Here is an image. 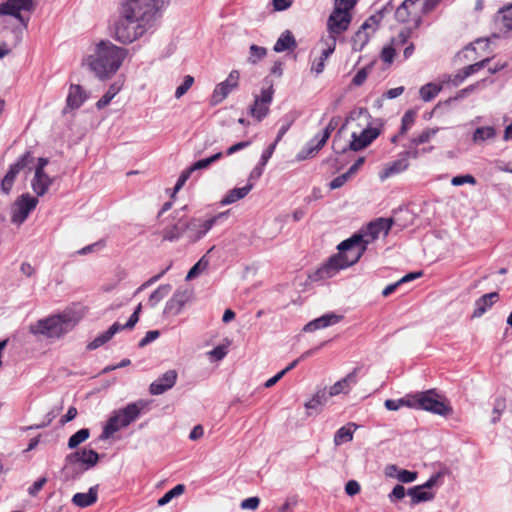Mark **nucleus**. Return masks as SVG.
I'll return each instance as SVG.
<instances>
[{"label": "nucleus", "mask_w": 512, "mask_h": 512, "mask_svg": "<svg viewBox=\"0 0 512 512\" xmlns=\"http://www.w3.org/2000/svg\"><path fill=\"white\" fill-rule=\"evenodd\" d=\"M476 182L477 181H476L475 177L471 174L457 175V176H454L451 180V184L453 186H461L466 183L475 185Z\"/></svg>", "instance_id": "4d7b16f0"}, {"label": "nucleus", "mask_w": 512, "mask_h": 512, "mask_svg": "<svg viewBox=\"0 0 512 512\" xmlns=\"http://www.w3.org/2000/svg\"><path fill=\"white\" fill-rule=\"evenodd\" d=\"M273 85L263 88L260 95H255L253 104L249 108V114L258 122H261L270 112V104L273 101Z\"/></svg>", "instance_id": "ddd939ff"}, {"label": "nucleus", "mask_w": 512, "mask_h": 512, "mask_svg": "<svg viewBox=\"0 0 512 512\" xmlns=\"http://www.w3.org/2000/svg\"><path fill=\"white\" fill-rule=\"evenodd\" d=\"M499 21L506 31H512V5L498 11Z\"/></svg>", "instance_id": "c03bdc74"}, {"label": "nucleus", "mask_w": 512, "mask_h": 512, "mask_svg": "<svg viewBox=\"0 0 512 512\" xmlns=\"http://www.w3.org/2000/svg\"><path fill=\"white\" fill-rule=\"evenodd\" d=\"M490 62V59L489 58H486V59H483L481 61H478L474 64H471V65H468L466 67H464V70H465V74L467 75V77L479 72L481 69H483L484 67H486V65Z\"/></svg>", "instance_id": "bf43d9fd"}, {"label": "nucleus", "mask_w": 512, "mask_h": 512, "mask_svg": "<svg viewBox=\"0 0 512 512\" xmlns=\"http://www.w3.org/2000/svg\"><path fill=\"white\" fill-rule=\"evenodd\" d=\"M341 118L340 116H334L330 119L327 126L324 128L322 133H319L321 135L318 148H323L327 142V140L330 138L331 133L337 128Z\"/></svg>", "instance_id": "4c0bfd02"}, {"label": "nucleus", "mask_w": 512, "mask_h": 512, "mask_svg": "<svg viewBox=\"0 0 512 512\" xmlns=\"http://www.w3.org/2000/svg\"><path fill=\"white\" fill-rule=\"evenodd\" d=\"M187 209V205L179 210H175L172 216L173 223L168 224L162 230V237L164 241L175 242L185 235L187 230L186 216L181 212Z\"/></svg>", "instance_id": "2eb2a0df"}, {"label": "nucleus", "mask_w": 512, "mask_h": 512, "mask_svg": "<svg viewBox=\"0 0 512 512\" xmlns=\"http://www.w3.org/2000/svg\"><path fill=\"white\" fill-rule=\"evenodd\" d=\"M37 204V197L29 193L21 194L11 206V222L18 226L23 224Z\"/></svg>", "instance_id": "f8f14e48"}, {"label": "nucleus", "mask_w": 512, "mask_h": 512, "mask_svg": "<svg viewBox=\"0 0 512 512\" xmlns=\"http://www.w3.org/2000/svg\"><path fill=\"white\" fill-rule=\"evenodd\" d=\"M177 372L176 370H168L163 375L158 377L154 382H152L149 386V393L151 395H161L167 390L171 389L177 380Z\"/></svg>", "instance_id": "6ab92c4d"}, {"label": "nucleus", "mask_w": 512, "mask_h": 512, "mask_svg": "<svg viewBox=\"0 0 512 512\" xmlns=\"http://www.w3.org/2000/svg\"><path fill=\"white\" fill-rule=\"evenodd\" d=\"M33 161V155L30 150L21 155L17 161L9 166V169L1 181V191L9 194L12 190L14 181L21 170L26 168Z\"/></svg>", "instance_id": "4468645a"}, {"label": "nucleus", "mask_w": 512, "mask_h": 512, "mask_svg": "<svg viewBox=\"0 0 512 512\" xmlns=\"http://www.w3.org/2000/svg\"><path fill=\"white\" fill-rule=\"evenodd\" d=\"M445 77L446 80H444V82H450L453 86L457 87L467 78V75L465 74L464 68H462L453 76L445 75Z\"/></svg>", "instance_id": "052dcab7"}, {"label": "nucleus", "mask_w": 512, "mask_h": 512, "mask_svg": "<svg viewBox=\"0 0 512 512\" xmlns=\"http://www.w3.org/2000/svg\"><path fill=\"white\" fill-rule=\"evenodd\" d=\"M193 171L190 170V167L183 170L174 186V193L178 192L186 183V181L190 178Z\"/></svg>", "instance_id": "e2e57ef3"}, {"label": "nucleus", "mask_w": 512, "mask_h": 512, "mask_svg": "<svg viewBox=\"0 0 512 512\" xmlns=\"http://www.w3.org/2000/svg\"><path fill=\"white\" fill-rule=\"evenodd\" d=\"M407 495L411 497V504L416 505L421 502L430 501L434 498V493L424 490L420 485L407 490Z\"/></svg>", "instance_id": "c756f323"}, {"label": "nucleus", "mask_w": 512, "mask_h": 512, "mask_svg": "<svg viewBox=\"0 0 512 512\" xmlns=\"http://www.w3.org/2000/svg\"><path fill=\"white\" fill-rule=\"evenodd\" d=\"M368 241H363L360 234H353L342 241L338 246V254L331 256L321 267L309 277L312 281H319L335 276L340 270L357 263L367 249Z\"/></svg>", "instance_id": "f257e3e1"}, {"label": "nucleus", "mask_w": 512, "mask_h": 512, "mask_svg": "<svg viewBox=\"0 0 512 512\" xmlns=\"http://www.w3.org/2000/svg\"><path fill=\"white\" fill-rule=\"evenodd\" d=\"M185 491V485L184 484H177L172 489L167 491L161 498L158 500V506H164L168 504L173 498L180 496Z\"/></svg>", "instance_id": "a19ab883"}, {"label": "nucleus", "mask_w": 512, "mask_h": 512, "mask_svg": "<svg viewBox=\"0 0 512 512\" xmlns=\"http://www.w3.org/2000/svg\"><path fill=\"white\" fill-rule=\"evenodd\" d=\"M208 260L203 256L196 264H194L186 275V280H192L196 278L203 270L208 267Z\"/></svg>", "instance_id": "de8ad7c7"}, {"label": "nucleus", "mask_w": 512, "mask_h": 512, "mask_svg": "<svg viewBox=\"0 0 512 512\" xmlns=\"http://www.w3.org/2000/svg\"><path fill=\"white\" fill-rule=\"evenodd\" d=\"M410 12L408 9V4L404 1L395 11V18L400 23H406L409 21Z\"/></svg>", "instance_id": "5fc2aeb1"}, {"label": "nucleus", "mask_w": 512, "mask_h": 512, "mask_svg": "<svg viewBox=\"0 0 512 512\" xmlns=\"http://www.w3.org/2000/svg\"><path fill=\"white\" fill-rule=\"evenodd\" d=\"M345 127V124L341 127V129L337 132L333 139L332 148L335 153H345L348 150L352 151H360L367 146H369L380 134V130L378 128L368 127L364 129L360 135H357L355 132L352 133V141L348 146L338 147V137L341 130Z\"/></svg>", "instance_id": "9d476101"}, {"label": "nucleus", "mask_w": 512, "mask_h": 512, "mask_svg": "<svg viewBox=\"0 0 512 512\" xmlns=\"http://www.w3.org/2000/svg\"><path fill=\"white\" fill-rule=\"evenodd\" d=\"M105 245H106V243L104 240H99L95 243H92L90 245L83 247L82 249H80L78 251V254L87 255L89 253L96 252V251L103 249L105 247Z\"/></svg>", "instance_id": "680f3d73"}, {"label": "nucleus", "mask_w": 512, "mask_h": 512, "mask_svg": "<svg viewBox=\"0 0 512 512\" xmlns=\"http://www.w3.org/2000/svg\"><path fill=\"white\" fill-rule=\"evenodd\" d=\"M442 90V85L435 83H427L420 88L419 94L423 101L429 102L433 100Z\"/></svg>", "instance_id": "c9c22d12"}, {"label": "nucleus", "mask_w": 512, "mask_h": 512, "mask_svg": "<svg viewBox=\"0 0 512 512\" xmlns=\"http://www.w3.org/2000/svg\"><path fill=\"white\" fill-rule=\"evenodd\" d=\"M249 53L248 61L255 64L266 56L267 50L264 47L253 44L250 46Z\"/></svg>", "instance_id": "8fccbe9b"}, {"label": "nucleus", "mask_w": 512, "mask_h": 512, "mask_svg": "<svg viewBox=\"0 0 512 512\" xmlns=\"http://www.w3.org/2000/svg\"><path fill=\"white\" fill-rule=\"evenodd\" d=\"M329 394L325 389L318 390L313 397L305 403V408L307 410H315L318 411L320 407H322L329 399Z\"/></svg>", "instance_id": "2f4dec72"}, {"label": "nucleus", "mask_w": 512, "mask_h": 512, "mask_svg": "<svg viewBox=\"0 0 512 512\" xmlns=\"http://www.w3.org/2000/svg\"><path fill=\"white\" fill-rule=\"evenodd\" d=\"M342 318V315H337L335 313H327L307 323L304 326L303 330L305 332H314L318 329L326 328L331 325L337 324L338 322H340Z\"/></svg>", "instance_id": "412c9836"}, {"label": "nucleus", "mask_w": 512, "mask_h": 512, "mask_svg": "<svg viewBox=\"0 0 512 512\" xmlns=\"http://www.w3.org/2000/svg\"><path fill=\"white\" fill-rule=\"evenodd\" d=\"M409 167V161L400 153L399 159L393 161L384 171L383 177H389L394 174L401 173Z\"/></svg>", "instance_id": "72a5a7b5"}, {"label": "nucleus", "mask_w": 512, "mask_h": 512, "mask_svg": "<svg viewBox=\"0 0 512 512\" xmlns=\"http://www.w3.org/2000/svg\"><path fill=\"white\" fill-rule=\"evenodd\" d=\"M259 504H260V498L257 496H254V497H249V498L244 499L241 502L240 507L242 509L256 510L259 507Z\"/></svg>", "instance_id": "338daca9"}, {"label": "nucleus", "mask_w": 512, "mask_h": 512, "mask_svg": "<svg viewBox=\"0 0 512 512\" xmlns=\"http://www.w3.org/2000/svg\"><path fill=\"white\" fill-rule=\"evenodd\" d=\"M297 46L294 35L290 30L284 31L276 41L273 50L277 53L292 50Z\"/></svg>", "instance_id": "bb28decb"}, {"label": "nucleus", "mask_w": 512, "mask_h": 512, "mask_svg": "<svg viewBox=\"0 0 512 512\" xmlns=\"http://www.w3.org/2000/svg\"><path fill=\"white\" fill-rule=\"evenodd\" d=\"M394 224L393 218H377L371 222H369L363 230L364 234H362L363 241H368V244L374 240H376L380 234L387 236ZM361 235V233H359Z\"/></svg>", "instance_id": "dca6fc26"}, {"label": "nucleus", "mask_w": 512, "mask_h": 512, "mask_svg": "<svg viewBox=\"0 0 512 512\" xmlns=\"http://www.w3.org/2000/svg\"><path fill=\"white\" fill-rule=\"evenodd\" d=\"M90 436V430L88 428H82L76 433L70 436L68 439V447L70 449L77 448L81 443L86 441Z\"/></svg>", "instance_id": "ea45409f"}, {"label": "nucleus", "mask_w": 512, "mask_h": 512, "mask_svg": "<svg viewBox=\"0 0 512 512\" xmlns=\"http://www.w3.org/2000/svg\"><path fill=\"white\" fill-rule=\"evenodd\" d=\"M407 494V491L405 487L401 484H397L392 491L389 493L388 498L390 502L396 503L399 500H402L405 495Z\"/></svg>", "instance_id": "6e6d98bb"}, {"label": "nucleus", "mask_w": 512, "mask_h": 512, "mask_svg": "<svg viewBox=\"0 0 512 512\" xmlns=\"http://www.w3.org/2000/svg\"><path fill=\"white\" fill-rule=\"evenodd\" d=\"M439 131L438 127L426 128L419 135L412 137L413 145H422L428 143Z\"/></svg>", "instance_id": "37998d69"}, {"label": "nucleus", "mask_w": 512, "mask_h": 512, "mask_svg": "<svg viewBox=\"0 0 512 512\" xmlns=\"http://www.w3.org/2000/svg\"><path fill=\"white\" fill-rule=\"evenodd\" d=\"M499 299L498 292H490L478 298L475 302V309L472 317H481Z\"/></svg>", "instance_id": "4be33fe9"}, {"label": "nucleus", "mask_w": 512, "mask_h": 512, "mask_svg": "<svg viewBox=\"0 0 512 512\" xmlns=\"http://www.w3.org/2000/svg\"><path fill=\"white\" fill-rule=\"evenodd\" d=\"M34 8L33 0H6L0 3V16H12L19 20L23 28H16L13 33L18 36L27 28L29 18H24L21 11H31Z\"/></svg>", "instance_id": "9b49d317"}, {"label": "nucleus", "mask_w": 512, "mask_h": 512, "mask_svg": "<svg viewBox=\"0 0 512 512\" xmlns=\"http://www.w3.org/2000/svg\"><path fill=\"white\" fill-rule=\"evenodd\" d=\"M87 98V93L81 85L71 84L63 113H66L67 109L74 110L80 108Z\"/></svg>", "instance_id": "aec40b11"}, {"label": "nucleus", "mask_w": 512, "mask_h": 512, "mask_svg": "<svg viewBox=\"0 0 512 512\" xmlns=\"http://www.w3.org/2000/svg\"><path fill=\"white\" fill-rule=\"evenodd\" d=\"M119 91L120 87L116 83L111 84L105 94L96 102V108L98 110L105 108Z\"/></svg>", "instance_id": "58836bf2"}, {"label": "nucleus", "mask_w": 512, "mask_h": 512, "mask_svg": "<svg viewBox=\"0 0 512 512\" xmlns=\"http://www.w3.org/2000/svg\"><path fill=\"white\" fill-rule=\"evenodd\" d=\"M148 409V402L140 399L127 404L125 407L114 410L103 427L100 438L108 439L115 432L128 427L135 422L144 410Z\"/></svg>", "instance_id": "20e7f679"}, {"label": "nucleus", "mask_w": 512, "mask_h": 512, "mask_svg": "<svg viewBox=\"0 0 512 512\" xmlns=\"http://www.w3.org/2000/svg\"><path fill=\"white\" fill-rule=\"evenodd\" d=\"M351 22V15L347 11L336 7L328 18L327 26L331 36L339 35L346 31Z\"/></svg>", "instance_id": "f3484780"}, {"label": "nucleus", "mask_w": 512, "mask_h": 512, "mask_svg": "<svg viewBox=\"0 0 512 512\" xmlns=\"http://www.w3.org/2000/svg\"><path fill=\"white\" fill-rule=\"evenodd\" d=\"M172 287L170 284L160 285L156 290H154L148 299V305L150 307H155L161 300H163L171 291Z\"/></svg>", "instance_id": "f704fd0d"}, {"label": "nucleus", "mask_w": 512, "mask_h": 512, "mask_svg": "<svg viewBox=\"0 0 512 512\" xmlns=\"http://www.w3.org/2000/svg\"><path fill=\"white\" fill-rule=\"evenodd\" d=\"M496 135L497 132L493 126H482L475 129L472 140L478 144L493 139Z\"/></svg>", "instance_id": "473e14b6"}, {"label": "nucleus", "mask_w": 512, "mask_h": 512, "mask_svg": "<svg viewBox=\"0 0 512 512\" xmlns=\"http://www.w3.org/2000/svg\"><path fill=\"white\" fill-rule=\"evenodd\" d=\"M477 85H478V83L471 84V85L459 90L454 97L448 98L443 104L450 105L452 102L466 97L468 94L472 93L476 89Z\"/></svg>", "instance_id": "864d4df0"}, {"label": "nucleus", "mask_w": 512, "mask_h": 512, "mask_svg": "<svg viewBox=\"0 0 512 512\" xmlns=\"http://www.w3.org/2000/svg\"><path fill=\"white\" fill-rule=\"evenodd\" d=\"M294 121H295L294 117H292L290 115H285V117L283 118L284 123L280 127L274 142H272L271 144H275V147H276L277 144L282 140L283 136L288 132V130L290 129V127L292 126Z\"/></svg>", "instance_id": "09e8293b"}, {"label": "nucleus", "mask_w": 512, "mask_h": 512, "mask_svg": "<svg viewBox=\"0 0 512 512\" xmlns=\"http://www.w3.org/2000/svg\"><path fill=\"white\" fill-rule=\"evenodd\" d=\"M232 90H234V88L225 81L217 84L211 96V104H220L232 92Z\"/></svg>", "instance_id": "7c9ffc66"}, {"label": "nucleus", "mask_w": 512, "mask_h": 512, "mask_svg": "<svg viewBox=\"0 0 512 512\" xmlns=\"http://www.w3.org/2000/svg\"><path fill=\"white\" fill-rule=\"evenodd\" d=\"M351 177L348 175L347 172L335 177L330 183L329 188L331 190L338 189L342 187Z\"/></svg>", "instance_id": "69168bd1"}, {"label": "nucleus", "mask_w": 512, "mask_h": 512, "mask_svg": "<svg viewBox=\"0 0 512 512\" xmlns=\"http://www.w3.org/2000/svg\"><path fill=\"white\" fill-rule=\"evenodd\" d=\"M355 423H348L345 426L340 427L334 434V444L340 446L343 443L350 442L353 440L354 431L357 429Z\"/></svg>", "instance_id": "cd10ccee"}, {"label": "nucleus", "mask_w": 512, "mask_h": 512, "mask_svg": "<svg viewBox=\"0 0 512 512\" xmlns=\"http://www.w3.org/2000/svg\"><path fill=\"white\" fill-rule=\"evenodd\" d=\"M227 213L221 212L208 219H201L196 217L186 216L187 230L185 232L189 243H195L202 239L217 223L219 220L226 218Z\"/></svg>", "instance_id": "1a4fd4ad"}, {"label": "nucleus", "mask_w": 512, "mask_h": 512, "mask_svg": "<svg viewBox=\"0 0 512 512\" xmlns=\"http://www.w3.org/2000/svg\"><path fill=\"white\" fill-rule=\"evenodd\" d=\"M160 336V332L158 330H150L145 336L139 341L138 347L143 348L152 341L156 340Z\"/></svg>", "instance_id": "0e129e2a"}, {"label": "nucleus", "mask_w": 512, "mask_h": 512, "mask_svg": "<svg viewBox=\"0 0 512 512\" xmlns=\"http://www.w3.org/2000/svg\"><path fill=\"white\" fill-rule=\"evenodd\" d=\"M253 187V181L248 180V183L244 187L233 188L229 190L228 193L220 201V204L225 206L243 199L253 189Z\"/></svg>", "instance_id": "b1692460"}, {"label": "nucleus", "mask_w": 512, "mask_h": 512, "mask_svg": "<svg viewBox=\"0 0 512 512\" xmlns=\"http://www.w3.org/2000/svg\"><path fill=\"white\" fill-rule=\"evenodd\" d=\"M163 6L164 0H123L120 13L134 15L136 20L156 27Z\"/></svg>", "instance_id": "39448f33"}, {"label": "nucleus", "mask_w": 512, "mask_h": 512, "mask_svg": "<svg viewBox=\"0 0 512 512\" xmlns=\"http://www.w3.org/2000/svg\"><path fill=\"white\" fill-rule=\"evenodd\" d=\"M98 485L89 488L87 493H76L72 497V503L80 508H86L97 502Z\"/></svg>", "instance_id": "5701e85b"}, {"label": "nucleus", "mask_w": 512, "mask_h": 512, "mask_svg": "<svg viewBox=\"0 0 512 512\" xmlns=\"http://www.w3.org/2000/svg\"><path fill=\"white\" fill-rule=\"evenodd\" d=\"M321 135L316 134L307 144L297 153L296 159L298 161H303L309 158L314 157L318 151L322 148H318L319 140Z\"/></svg>", "instance_id": "a878e982"}, {"label": "nucleus", "mask_w": 512, "mask_h": 512, "mask_svg": "<svg viewBox=\"0 0 512 512\" xmlns=\"http://www.w3.org/2000/svg\"><path fill=\"white\" fill-rule=\"evenodd\" d=\"M111 338L112 336L108 334V330H106L87 345V350H95L107 343Z\"/></svg>", "instance_id": "603ef678"}, {"label": "nucleus", "mask_w": 512, "mask_h": 512, "mask_svg": "<svg viewBox=\"0 0 512 512\" xmlns=\"http://www.w3.org/2000/svg\"><path fill=\"white\" fill-rule=\"evenodd\" d=\"M222 156H223V153L222 152H218V153H215V154H213L212 156H210L208 158L200 159V160L194 162L190 166V170L194 172L196 170L206 169L212 163H214V162L218 161L219 159H221Z\"/></svg>", "instance_id": "a18cd8bd"}, {"label": "nucleus", "mask_w": 512, "mask_h": 512, "mask_svg": "<svg viewBox=\"0 0 512 512\" xmlns=\"http://www.w3.org/2000/svg\"><path fill=\"white\" fill-rule=\"evenodd\" d=\"M127 53V49L118 47L109 40H102L96 45L95 53L87 57L86 64L97 78L104 80L119 70Z\"/></svg>", "instance_id": "f03ea898"}, {"label": "nucleus", "mask_w": 512, "mask_h": 512, "mask_svg": "<svg viewBox=\"0 0 512 512\" xmlns=\"http://www.w3.org/2000/svg\"><path fill=\"white\" fill-rule=\"evenodd\" d=\"M99 454L93 449L83 448L65 457L63 471L67 480L78 479L85 471L95 467L99 462Z\"/></svg>", "instance_id": "423d86ee"}, {"label": "nucleus", "mask_w": 512, "mask_h": 512, "mask_svg": "<svg viewBox=\"0 0 512 512\" xmlns=\"http://www.w3.org/2000/svg\"><path fill=\"white\" fill-rule=\"evenodd\" d=\"M275 151V144H270L263 152L258 164L253 168L250 173L249 181H254L259 179L264 171V167L266 166L269 159L272 157Z\"/></svg>", "instance_id": "393cba45"}, {"label": "nucleus", "mask_w": 512, "mask_h": 512, "mask_svg": "<svg viewBox=\"0 0 512 512\" xmlns=\"http://www.w3.org/2000/svg\"><path fill=\"white\" fill-rule=\"evenodd\" d=\"M384 406L387 410L390 411H397L404 406L412 408V394H408L400 399H387L384 403Z\"/></svg>", "instance_id": "e433bc0d"}, {"label": "nucleus", "mask_w": 512, "mask_h": 512, "mask_svg": "<svg viewBox=\"0 0 512 512\" xmlns=\"http://www.w3.org/2000/svg\"><path fill=\"white\" fill-rule=\"evenodd\" d=\"M194 83V77L191 75H186L183 79V82L180 86L176 88L175 98H181L186 92L191 88Z\"/></svg>", "instance_id": "3c124183"}, {"label": "nucleus", "mask_w": 512, "mask_h": 512, "mask_svg": "<svg viewBox=\"0 0 512 512\" xmlns=\"http://www.w3.org/2000/svg\"><path fill=\"white\" fill-rule=\"evenodd\" d=\"M192 297V291L177 289L173 296L166 302L163 313L165 315H178Z\"/></svg>", "instance_id": "a211bd4d"}, {"label": "nucleus", "mask_w": 512, "mask_h": 512, "mask_svg": "<svg viewBox=\"0 0 512 512\" xmlns=\"http://www.w3.org/2000/svg\"><path fill=\"white\" fill-rule=\"evenodd\" d=\"M228 353V350L225 346L219 345L214 347L210 352L209 355L211 358H213L216 361L222 360Z\"/></svg>", "instance_id": "774afa93"}, {"label": "nucleus", "mask_w": 512, "mask_h": 512, "mask_svg": "<svg viewBox=\"0 0 512 512\" xmlns=\"http://www.w3.org/2000/svg\"><path fill=\"white\" fill-rule=\"evenodd\" d=\"M412 408L428 411L443 417L450 416L453 413V408L448 400L444 396L439 395L436 389L412 394Z\"/></svg>", "instance_id": "6e6552de"}, {"label": "nucleus", "mask_w": 512, "mask_h": 512, "mask_svg": "<svg viewBox=\"0 0 512 512\" xmlns=\"http://www.w3.org/2000/svg\"><path fill=\"white\" fill-rule=\"evenodd\" d=\"M54 179L48 176V179H40L38 181H31V187L37 196H43L50 186L53 184Z\"/></svg>", "instance_id": "49530a36"}, {"label": "nucleus", "mask_w": 512, "mask_h": 512, "mask_svg": "<svg viewBox=\"0 0 512 512\" xmlns=\"http://www.w3.org/2000/svg\"><path fill=\"white\" fill-rule=\"evenodd\" d=\"M419 145H413L412 144V138L410 139L409 145L407 146V150L403 151L402 154L405 156L407 160L411 159H417L421 154L429 153L431 152L434 147L430 146L427 148H418Z\"/></svg>", "instance_id": "79ce46f5"}, {"label": "nucleus", "mask_w": 512, "mask_h": 512, "mask_svg": "<svg viewBox=\"0 0 512 512\" xmlns=\"http://www.w3.org/2000/svg\"><path fill=\"white\" fill-rule=\"evenodd\" d=\"M371 25L368 24V21H365L359 30L352 37V49L353 51H362L366 44L369 42V35L366 32V29Z\"/></svg>", "instance_id": "c85d7f7f"}, {"label": "nucleus", "mask_w": 512, "mask_h": 512, "mask_svg": "<svg viewBox=\"0 0 512 512\" xmlns=\"http://www.w3.org/2000/svg\"><path fill=\"white\" fill-rule=\"evenodd\" d=\"M79 319L71 312H63L39 319L29 326L33 335H43L47 338H60L70 332L78 323Z\"/></svg>", "instance_id": "7ed1b4c3"}, {"label": "nucleus", "mask_w": 512, "mask_h": 512, "mask_svg": "<svg viewBox=\"0 0 512 512\" xmlns=\"http://www.w3.org/2000/svg\"><path fill=\"white\" fill-rule=\"evenodd\" d=\"M153 29L155 26L136 20L134 15L120 13L114 27V38L122 44H129Z\"/></svg>", "instance_id": "0eeeda50"}, {"label": "nucleus", "mask_w": 512, "mask_h": 512, "mask_svg": "<svg viewBox=\"0 0 512 512\" xmlns=\"http://www.w3.org/2000/svg\"><path fill=\"white\" fill-rule=\"evenodd\" d=\"M418 473L416 471L399 470L396 478L402 483H411L417 479Z\"/></svg>", "instance_id": "13d9d810"}]
</instances>
